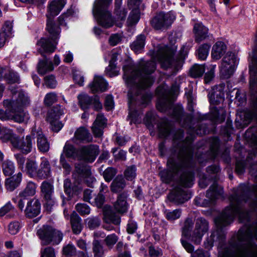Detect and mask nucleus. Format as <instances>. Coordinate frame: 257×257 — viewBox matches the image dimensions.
<instances>
[{
    "label": "nucleus",
    "mask_w": 257,
    "mask_h": 257,
    "mask_svg": "<svg viewBox=\"0 0 257 257\" xmlns=\"http://www.w3.org/2000/svg\"><path fill=\"white\" fill-rule=\"evenodd\" d=\"M229 201L230 205L214 219L217 229L204 241V245L207 249L211 248L214 243H217L220 247L224 245L225 233L222 227L231 223L236 215L238 216L240 222H248L250 218L249 212L243 208V204L247 201H250L249 205L251 211L257 213V185L251 187L240 185L237 192L229 197Z\"/></svg>",
    "instance_id": "obj_1"
},
{
    "label": "nucleus",
    "mask_w": 257,
    "mask_h": 257,
    "mask_svg": "<svg viewBox=\"0 0 257 257\" xmlns=\"http://www.w3.org/2000/svg\"><path fill=\"white\" fill-rule=\"evenodd\" d=\"M183 135L182 130L174 135L171 154L167 163L168 169L161 171L159 175L165 183L175 181L183 187H191L194 180L193 150L191 145L193 136L183 140Z\"/></svg>",
    "instance_id": "obj_2"
},
{
    "label": "nucleus",
    "mask_w": 257,
    "mask_h": 257,
    "mask_svg": "<svg viewBox=\"0 0 257 257\" xmlns=\"http://www.w3.org/2000/svg\"><path fill=\"white\" fill-rule=\"evenodd\" d=\"M156 67L155 62L150 61L140 64L130 74L128 71L124 69L123 78L127 86L131 87L128 92V117L131 119V123L132 122L135 123L140 122L136 105L141 104L146 106L151 100L152 95L143 89L153 84L155 79L152 74L154 72Z\"/></svg>",
    "instance_id": "obj_3"
},
{
    "label": "nucleus",
    "mask_w": 257,
    "mask_h": 257,
    "mask_svg": "<svg viewBox=\"0 0 257 257\" xmlns=\"http://www.w3.org/2000/svg\"><path fill=\"white\" fill-rule=\"evenodd\" d=\"M237 239L241 244L236 249L234 257H257V222L245 223L238 231Z\"/></svg>",
    "instance_id": "obj_4"
},
{
    "label": "nucleus",
    "mask_w": 257,
    "mask_h": 257,
    "mask_svg": "<svg viewBox=\"0 0 257 257\" xmlns=\"http://www.w3.org/2000/svg\"><path fill=\"white\" fill-rule=\"evenodd\" d=\"M175 50L166 46L161 47L156 54V59L161 62L162 67L165 69L172 68L178 70L188 54V49L183 47L180 51L179 57L175 59L173 58Z\"/></svg>",
    "instance_id": "obj_5"
},
{
    "label": "nucleus",
    "mask_w": 257,
    "mask_h": 257,
    "mask_svg": "<svg viewBox=\"0 0 257 257\" xmlns=\"http://www.w3.org/2000/svg\"><path fill=\"white\" fill-rule=\"evenodd\" d=\"M46 30L50 34V38H42L37 42L38 51L43 56L44 53L51 54L55 51L57 44L56 40L59 38L60 33V28L48 17Z\"/></svg>",
    "instance_id": "obj_6"
},
{
    "label": "nucleus",
    "mask_w": 257,
    "mask_h": 257,
    "mask_svg": "<svg viewBox=\"0 0 257 257\" xmlns=\"http://www.w3.org/2000/svg\"><path fill=\"white\" fill-rule=\"evenodd\" d=\"M112 0H95L92 9V13L98 24L103 28L107 29L112 27L114 20L107 7Z\"/></svg>",
    "instance_id": "obj_7"
},
{
    "label": "nucleus",
    "mask_w": 257,
    "mask_h": 257,
    "mask_svg": "<svg viewBox=\"0 0 257 257\" xmlns=\"http://www.w3.org/2000/svg\"><path fill=\"white\" fill-rule=\"evenodd\" d=\"M249 90L252 95L253 109L245 113V117L250 120L257 119V59L253 58L252 65L249 66Z\"/></svg>",
    "instance_id": "obj_8"
},
{
    "label": "nucleus",
    "mask_w": 257,
    "mask_h": 257,
    "mask_svg": "<svg viewBox=\"0 0 257 257\" xmlns=\"http://www.w3.org/2000/svg\"><path fill=\"white\" fill-rule=\"evenodd\" d=\"M18 89L16 85H11L9 87L14 99H6L3 102L4 106L9 110H16L27 106L30 104V100L27 94L23 90Z\"/></svg>",
    "instance_id": "obj_9"
},
{
    "label": "nucleus",
    "mask_w": 257,
    "mask_h": 257,
    "mask_svg": "<svg viewBox=\"0 0 257 257\" xmlns=\"http://www.w3.org/2000/svg\"><path fill=\"white\" fill-rule=\"evenodd\" d=\"M37 235L41 240L42 245H48L52 243L58 244L62 240L63 234L51 226L44 225L38 230Z\"/></svg>",
    "instance_id": "obj_10"
},
{
    "label": "nucleus",
    "mask_w": 257,
    "mask_h": 257,
    "mask_svg": "<svg viewBox=\"0 0 257 257\" xmlns=\"http://www.w3.org/2000/svg\"><path fill=\"white\" fill-rule=\"evenodd\" d=\"M175 18V16L170 13L160 12L150 20V24L155 30L163 31L171 26Z\"/></svg>",
    "instance_id": "obj_11"
},
{
    "label": "nucleus",
    "mask_w": 257,
    "mask_h": 257,
    "mask_svg": "<svg viewBox=\"0 0 257 257\" xmlns=\"http://www.w3.org/2000/svg\"><path fill=\"white\" fill-rule=\"evenodd\" d=\"M25 198H19L17 202V207L21 211H24L25 215L29 218H33L39 214L41 210V204L39 201L34 198L28 201L26 207Z\"/></svg>",
    "instance_id": "obj_12"
},
{
    "label": "nucleus",
    "mask_w": 257,
    "mask_h": 257,
    "mask_svg": "<svg viewBox=\"0 0 257 257\" xmlns=\"http://www.w3.org/2000/svg\"><path fill=\"white\" fill-rule=\"evenodd\" d=\"M40 189L41 195L44 202V206L48 211H50L52 207L56 203L53 182L44 181L41 184Z\"/></svg>",
    "instance_id": "obj_13"
},
{
    "label": "nucleus",
    "mask_w": 257,
    "mask_h": 257,
    "mask_svg": "<svg viewBox=\"0 0 257 257\" xmlns=\"http://www.w3.org/2000/svg\"><path fill=\"white\" fill-rule=\"evenodd\" d=\"M237 65L234 53L228 52L223 57L220 67V72L225 78H229L234 73Z\"/></svg>",
    "instance_id": "obj_14"
},
{
    "label": "nucleus",
    "mask_w": 257,
    "mask_h": 257,
    "mask_svg": "<svg viewBox=\"0 0 257 257\" xmlns=\"http://www.w3.org/2000/svg\"><path fill=\"white\" fill-rule=\"evenodd\" d=\"M209 229L208 222L202 217L198 218L195 221V228L192 233L191 241L195 244H199L203 236Z\"/></svg>",
    "instance_id": "obj_15"
},
{
    "label": "nucleus",
    "mask_w": 257,
    "mask_h": 257,
    "mask_svg": "<svg viewBox=\"0 0 257 257\" xmlns=\"http://www.w3.org/2000/svg\"><path fill=\"white\" fill-rule=\"evenodd\" d=\"M178 90V87L173 85L169 91L165 92L160 97L156 106L157 109L162 112L166 111L172 108L174 95Z\"/></svg>",
    "instance_id": "obj_16"
},
{
    "label": "nucleus",
    "mask_w": 257,
    "mask_h": 257,
    "mask_svg": "<svg viewBox=\"0 0 257 257\" xmlns=\"http://www.w3.org/2000/svg\"><path fill=\"white\" fill-rule=\"evenodd\" d=\"M63 114V107L59 105L53 107L47 114V120L50 124L52 130L58 132L63 127V124L59 121L60 116Z\"/></svg>",
    "instance_id": "obj_17"
},
{
    "label": "nucleus",
    "mask_w": 257,
    "mask_h": 257,
    "mask_svg": "<svg viewBox=\"0 0 257 257\" xmlns=\"http://www.w3.org/2000/svg\"><path fill=\"white\" fill-rule=\"evenodd\" d=\"M78 160L92 163L94 161L99 152L97 145H90L83 146L79 149Z\"/></svg>",
    "instance_id": "obj_18"
},
{
    "label": "nucleus",
    "mask_w": 257,
    "mask_h": 257,
    "mask_svg": "<svg viewBox=\"0 0 257 257\" xmlns=\"http://www.w3.org/2000/svg\"><path fill=\"white\" fill-rule=\"evenodd\" d=\"M78 103L80 107L84 110L89 108L91 104L93 105L96 110L101 109L102 107L98 96L90 97L86 94H81L78 96Z\"/></svg>",
    "instance_id": "obj_19"
},
{
    "label": "nucleus",
    "mask_w": 257,
    "mask_h": 257,
    "mask_svg": "<svg viewBox=\"0 0 257 257\" xmlns=\"http://www.w3.org/2000/svg\"><path fill=\"white\" fill-rule=\"evenodd\" d=\"M168 199L175 204H182L188 200L190 197L180 187H175L168 195Z\"/></svg>",
    "instance_id": "obj_20"
},
{
    "label": "nucleus",
    "mask_w": 257,
    "mask_h": 257,
    "mask_svg": "<svg viewBox=\"0 0 257 257\" xmlns=\"http://www.w3.org/2000/svg\"><path fill=\"white\" fill-rule=\"evenodd\" d=\"M32 137L31 135H28L26 138H23L21 140L18 137L14 146V148L19 150L24 154H28L30 153L32 150Z\"/></svg>",
    "instance_id": "obj_21"
},
{
    "label": "nucleus",
    "mask_w": 257,
    "mask_h": 257,
    "mask_svg": "<svg viewBox=\"0 0 257 257\" xmlns=\"http://www.w3.org/2000/svg\"><path fill=\"white\" fill-rule=\"evenodd\" d=\"M51 176V167L49 160L45 158H41V162L38 168L37 178L39 179H46Z\"/></svg>",
    "instance_id": "obj_22"
},
{
    "label": "nucleus",
    "mask_w": 257,
    "mask_h": 257,
    "mask_svg": "<svg viewBox=\"0 0 257 257\" xmlns=\"http://www.w3.org/2000/svg\"><path fill=\"white\" fill-rule=\"evenodd\" d=\"M106 124V119L104 116L101 114H98L92 126V131L95 137H100L102 135L103 129Z\"/></svg>",
    "instance_id": "obj_23"
},
{
    "label": "nucleus",
    "mask_w": 257,
    "mask_h": 257,
    "mask_svg": "<svg viewBox=\"0 0 257 257\" xmlns=\"http://www.w3.org/2000/svg\"><path fill=\"white\" fill-rule=\"evenodd\" d=\"M89 86L93 93L99 91L103 92L106 90L107 83L102 76H95L93 81L89 84Z\"/></svg>",
    "instance_id": "obj_24"
},
{
    "label": "nucleus",
    "mask_w": 257,
    "mask_h": 257,
    "mask_svg": "<svg viewBox=\"0 0 257 257\" xmlns=\"http://www.w3.org/2000/svg\"><path fill=\"white\" fill-rule=\"evenodd\" d=\"M73 140L80 143H89L92 141V138L88 130L81 126L75 131Z\"/></svg>",
    "instance_id": "obj_25"
},
{
    "label": "nucleus",
    "mask_w": 257,
    "mask_h": 257,
    "mask_svg": "<svg viewBox=\"0 0 257 257\" xmlns=\"http://www.w3.org/2000/svg\"><path fill=\"white\" fill-rule=\"evenodd\" d=\"M103 220L107 223H112L118 225L120 222V217L118 215L112 212L108 206H104L103 209Z\"/></svg>",
    "instance_id": "obj_26"
},
{
    "label": "nucleus",
    "mask_w": 257,
    "mask_h": 257,
    "mask_svg": "<svg viewBox=\"0 0 257 257\" xmlns=\"http://www.w3.org/2000/svg\"><path fill=\"white\" fill-rule=\"evenodd\" d=\"M13 113V119L15 121L18 123H27L30 119V116L27 111L21 108L16 110H9Z\"/></svg>",
    "instance_id": "obj_27"
},
{
    "label": "nucleus",
    "mask_w": 257,
    "mask_h": 257,
    "mask_svg": "<svg viewBox=\"0 0 257 257\" xmlns=\"http://www.w3.org/2000/svg\"><path fill=\"white\" fill-rule=\"evenodd\" d=\"M127 195L125 193L120 194L116 202L114 203V209L118 213L123 214L126 212L128 208V203L126 201Z\"/></svg>",
    "instance_id": "obj_28"
},
{
    "label": "nucleus",
    "mask_w": 257,
    "mask_h": 257,
    "mask_svg": "<svg viewBox=\"0 0 257 257\" xmlns=\"http://www.w3.org/2000/svg\"><path fill=\"white\" fill-rule=\"evenodd\" d=\"M193 30L195 35V40L198 42L202 41L208 36V29L201 23H196L194 25Z\"/></svg>",
    "instance_id": "obj_29"
},
{
    "label": "nucleus",
    "mask_w": 257,
    "mask_h": 257,
    "mask_svg": "<svg viewBox=\"0 0 257 257\" xmlns=\"http://www.w3.org/2000/svg\"><path fill=\"white\" fill-rule=\"evenodd\" d=\"M65 4V0L52 1L50 3L48 8L50 14L53 17L58 15Z\"/></svg>",
    "instance_id": "obj_30"
},
{
    "label": "nucleus",
    "mask_w": 257,
    "mask_h": 257,
    "mask_svg": "<svg viewBox=\"0 0 257 257\" xmlns=\"http://www.w3.org/2000/svg\"><path fill=\"white\" fill-rule=\"evenodd\" d=\"M37 187V185L35 183L32 181L28 182L25 189L19 194V197L20 198H25L26 200L28 197L35 195Z\"/></svg>",
    "instance_id": "obj_31"
},
{
    "label": "nucleus",
    "mask_w": 257,
    "mask_h": 257,
    "mask_svg": "<svg viewBox=\"0 0 257 257\" xmlns=\"http://www.w3.org/2000/svg\"><path fill=\"white\" fill-rule=\"evenodd\" d=\"M22 174L18 173L16 175L6 180L5 185L7 189L10 191L15 190L20 184L22 181Z\"/></svg>",
    "instance_id": "obj_32"
},
{
    "label": "nucleus",
    "mask_w": 257,
    "mask_h": 257,
    "mask_svg": "<svg viewBox=\"0 0 257 257\" xmlns=\"http://www.w3.org/2000/svg\"><path fill=\"white\" fill-rule=\"evenodd\" d=\"M18 136L14 134L13 131L10 129L4 128L0 133V140L4 143L10 142L14 147V143L17 141Z\"/></svg>",
    "instance_id": "obj_33"
},
{
    "label": "nucleus",
    "mask_w": 257,
    "mask_h": 257,
    "mask_svg": "<svg viewBox=\"0 0 257 257\" xmlns=\"http://www.w3.org/2000/svg\"><path fill=\"white\" fill-rule=\"evenodd\" d=\"M226 47L224 43L221 41L217 42L213 46L211 56L214 59L218 60L224 54Z\"/></svg>",
    "instance_id": "obj_34"
},
{
    "label": "nucleus",
    "mask_w": 257,
    "mask_h": 257,
    "mask_svg": "<svg viewBox=\"0 0 257 257\" xmlns=\"http://www.w3.org/2000/svg\"><path fill=\"white\" fill-rule=\"evenodd\" d=\"M222 193V188L218 186L217 183L214 182L207 190L206 192V197L210 200L213 201L218 197L221 196Z\"/></svg>",
    "instance_id": "obj_35"
},
{
    "label": "nucleus",
    "mask_w": 257,
    "mask_h": 257,
    "mask_svg": "<svg viewBox=\"0 0 257 257\" xmlns=\"http://www.w3.org/2000/svg\"><path fill=\"white\" fill-rule=\"evenodd\" d=\"M23 172H26L27 174L31 178H37L38 165L36 161L28 159L27 160L25 169Z\"/></svg>",
    "instance_id": "obj_36"
},
{
    "label": "nucleus",
    "mask_w": 257,
    "mask_h": 257,
    "mask_svg": "<svg viewBox=\"0 0 257 257\" xmlns=\"http://www.w3.org/2000/svg\"><path fill=\"white\" fill-rule=\"evenodd\" d=\"M146 38L145 35H138L136 40L131 44L130 46L131 49L136 53H141L144 48Z\"/></svg>",
    "instance_id": "obj_37"
},
{
    "label": "nucleus",
    "mask_w": 257,
    "mask_h": 257,
    "mask_svg": "<svg viewBox=\"0 0 257 257\" xmlns=\"http://www.w3.org/2000/svg\"><path fill=\"white\" fill-rule=\"evenodd\" d=\"M117 56L118 53L117 52H112L110 60L109 61V64L105 69L106 73L110 77L118 74V72L116 70V65L115 64V62L117 60Z\"/></svg>",
    "instance_id": "obj_38"
},
{
    "label": "nucleus",
    "mask_w": 257,
    "mask_h": 257,
    "mask_svg": "<svg viewBox=\"0 0 257 257\" xmlns=\"http://www.w3.org/2000/svg\"><path fill=\"white\" fill-rule=\"evenodd\" d=\"M172 115L174 119L179 121H181L184 119V123L190 121L192 119L191 115L184 114L183 108L180 106H176L173 108Z\"/></svg>",
    "instance_id": "obj_39"
},
{
    "label": "nucleus",
    "mask_w": 257,
    "mask_h": 257,
    "mask_svg": "<svg viewBox=\"0 0 257 257\" xmlns=\"http://www.w3.org/2000/svg\"><path fill=\"white\" fill-rule=\"evenodd\" d=\"M81 218L75 212L71 215L70 222L71 227L74 233L76 234H79L82 230V226L81 224Z\"/></svg>",
    "instance_id": "obj_40"
},
{
    "label": "nucleus",
    "mask_w": 257,
    "mask_h": 257,
    "mask_svg": "<svg viewBox=\"0 0 257 257\" xmlns=\"http://www.w3.org/2000/svg\"><path fill=\"white\" fill-rule=\"evenodd\" d=\"M172 129L171 123L164 119L158 124L159 136L161 138H166L169 136Z\"/></svg>",
    "instance_id": "obj_41"
},
{
    "label": "nucleus",
    "mask_w": 257,
    "mask_h": 257,
    "mask_svg": "<svg viewBox=\"0 0 257 257\" xmlns=\"http://www.w3.org/2000/svg\"><path fill=\"white\" fill-rule=\"evenodd\" d=\"M37 68L39 74L44 75L47 72L52 71L54 67L52 62L45 59L44 60L39 61Z\"/></svg>",
    "instance_id": "obj_42"
},
{
    "label": "nucleus",
    "mask_w": 257,
    "mask_h": 257,
    "mask_svg": "<svg viewBox=\"0 0 257 257\" xmlns=\"http://www.w3.org/2000/svg\"><path fill=\"white\" fill-rule=\"evenodd\" d=\"M125 186V182L124 178L121 176H118L112 181L110 188L112 192L117 193L122 191Z\"/></svg>",
    "instance_id": "obj_43"
},
{
    "label": "nucleus",
    "mask_w": 257,
    "mask_h": 257,
    "mask_svg": "<svg viewBox=\"0 0 257 257\" xmlns=\"http://www.w3.org/2000/svg\"><path fill=\"white\" fill-rule=\"evenodd\" d=\"M37 146L39 150L42 152H47L49 150V144L45 136L41 132H38Z\"/></svg>",
    "instance_id": "obj_44"
},
{
    "label": "nucleus",
    "mask_w": 257,
    "mask_h": 257,
    "mask_svg": "<svg viewBox=\"0 0 257 257\" xmlns=\"http://www.w3.org/2000/svg\"><path fill=\"white\" fill-rule=\"evenodd\" d=\"M63 153L68 158L78 160L79 155V149L76 150L72 145L66 143L63 148Z\"/></svg>",
    "instance_id": "obj_45"
},
{
    "label": "nucleus",
    "mask_w": 257,
    "mask_h": 257,
    "mask_svg": "<svg viewBox=\"0 0 257 257\" xmlns=\"http://www.w3.org/2000/svg\"><path fill=\"white\" fill-rule=\"evenodd\" d=\"M140 19V12L138 8H134L130 13L127 20V25L128 27L136 25Z\"/></svg>",
    "instance_id": "obj_46"
},
{
    "label": "nucleus",
    "mask_w": 257,
    "mask_h": 257,
    "mask_svg": "<svg viewBox=\"0 0 257 257\" xmlns=\"http://www.w3.org/2000/svg\"><path fill=\"white\" fill-rule=\"evenodd\" d=\"M193 221L191 218H188L184 222V226L182 229V236L188 238H190L191 239V235L190 231L192 228Z\"/></svg>",
    "instance_id": "obj_47"
},
{
    "label": "nucleus",
    "mask_w": 257,
    "mask_h": 257,
    "mask_svg": "<svg viewBox=\"0 0 257 257\" xmlns=\"http://www.w3.org/2000/svg\"><path fill=\"white\" fill-rule=\"evenodd\" d=\"M75 171L81 176L87 177L90 175L91 171L89 167L84 164L76 163Z\"/></svg>",
    "instance_id": "obj_48"
},
{
    "label": "nucleus",
    "mask_w": 257,
    "mask_h": 257,
    "mask_svg": "<svg viewBox=\"0 0 257 257\" xmlns=\"http://www.w3.org/2000/svg\"><path fill=\"white\" fill-rule=\"evenodd\" d=\"M5 79L11 85L16 83H19L20 77L18 74L12 70L8 69L7 73H5Z\"/></svg>",
    "instance_id": "obj_49"
},
{
    "label": "nucleus",
    "mask_w": 257,
    "mask_h": 257,
    "mask_svg": "<svg viewBox=\"0 0 257 257\" xmlns=\"http://www.w3.org/2000/svg\"><path fill=\"white\" fill-rule=\"evenodd\" d=\"M205 72V67L203 65H194L190 70V76L194 78L200 77Z\"/></svg>",
    "instance_id": "obj_50"
},
{
    "label": "nucleus",
    "mask_w": 257,
    "mask_h": 257,
    "mask_svg": "<svg viewBox=\"0 0 257 257\" xmlns=\"http://www.w3.org/2000/svg\"><path fill=\"white\" fill-rule=\"evenodd\" d=\"M2 168L4 174L6 176H11L15 172V166L14 163L9 160L3 162Z\"/></svg>",
    "instance_id": "obj_51"
},
{
    "label": "nucleus",
    "mask_w": 257,
    "mask_h": 257,
    "mask_svg": "<svg viewBox=\"0 0 257 257\" xmlns=\"http://www.w3.org/2000/svg\"><path fill=\"white\" fill-rule=\"evenodd\" d=\"M210 46L207 44H204L200 46L198 49V56L200 59L205 60L209 53Z\"/></svg>",
    "instance_id": "obj_52"
},
{
    "label": "nucleus",
    "mask_w": 257,
    "mask_h": 257,
    "mask_svg": "<svg viewBox=\"0 0 257 257\" xmlns=\"http://www.w3.org/2000/svg\"><path fill=\"white\" fill-rule=\"evenodd\" d=\"M92 249L94 253V257H103V248L98 241L94 240L93 241Z\"/></svg>",
    "instance_id": "obj_53"
},
{
    "label": "nucleus",
    "mask_w": 257,
    "mask_h": 257,
    "mask_svg": "<svg viewBox=\"0 0 257 257\" xmlns=\"http://www.w3.org/2000/svg\"><path fill=\"white\" fill-rule=\"evenodd\" d=\"M182 210L180 209H176L173 211H166V217L170 221H174L179 218L181 216Z\"/></svg>",
    "instance_id": "obj_54"
},
{
    "label": "nucleus",
    "mask_w": 257,
    "mask_h": 257,
    "mask_svg": "<svg viewBox=\"0 0 257 257\" xmlns=\"http://www.w3.org/2000/svg\"><path fill=\"white\" fill-rule=\"evenodd\" d=\"M21 225L19 221H11L8 225V231L12 235H15L20 231Z\"/></svg>",
    "instance_id": "obj_55"
},
{
    "label": "nucleus",
    "mask_w": 257,
    "mask_h": 257,
    "mask_svg": "<svg viewBox=\"0 0 257 257\" xmlns=\"http://www.w3.org/2000/svg\"><path fill=\"white\" fill-rule=\"evenodd\" d=\"M245 136L250 139L255 144H257V127L249 128L245 132Z\"/></svg>",
    "instance_id": "obj_56"
},
{
    "label": "nucleus",
    "mask_w": 257,
    "mask_h": 257,
    "mask_svg": "<svg viewBox=\"0 0 257 257\" xmlns=\"http://www.w3.org/2000/svg\"><path fill=\"white\" fill-rule=\"evenodd\" d=\"M75 209L81 215H88L90 212V208L88 205L84 203H78Z\"/></svg>",
    "instance_id": "obj_57"
},
{
    "label": "nucleus",
    "mask_w": 257,
    "mask_h": 257,
    "mask_svg": "<svg viewBox=\"0 0 257 257\" xmlns=\"http://www.w3.org/2000/svg\"><path fill=\"white\" fill-rule=\"evenodd\" d=\"M118 237L114 233L108 235L104 239V242L107 246L112 248L118 241Z\"/></svg>",
    "instance_id": "obj_58"
},
{
    "label": "nucleus",
    "mask_w": 257,
    "mask_h": 257,
    "mask_svg": "<svg viewBox=\"0 0 257 257\" xmlns=\"http://www.w3.org/2000/svg\"><path fill=\"white\" fill-rule=\"evenodd\" d=\"M77 249L75 246L72 244H68L63 248V253L64 254L72 256L76 254Z\"/></svg>",
    "instance_id": "obj_59"
},
{
    "label": "nucleus",
    "mask_w": 257,
    "mask_h": 257,
    "mask_svg": "<svg viewBox=\"0 0 257 257\" xmlns=\"http://www.w3.org/2000/svg\"><path fill=\"white\" fill-rule=\"evenodd\" d=\"M86 222L89 228L94 229L100 225V220L97 217H91L86 219Z\"/></svg>",
    "instance_id": "obj_60"
},
{
    "label": "nucleus",
    "mask_w": 257,
    "mask_h": 257,
    "mask_svg": "<svg viewBox=\"0 0 257 257\" xmlns=\"http://www.w3.org/2000/svg\"><path fill=\"white\" fill-rule=\"evenodd\" d=\"M74 14V11L72 9H69L66 13H63L58 18L59 24L61 26H66L65 21L67 19L71 17Z\"/></svg>",
    "instance_id": "obj_61"
},
{
    "label": "nucleus",
    "mask_w": 257,
    "mask_h": 257,
    "mask_svg": "<svg viewBox=\"0 0 257 257\" xmlns=\"http://www.w3.org/2000/svg\"><path fill=\"white\" fill-rule=\"evenodd\" d=\"M136 168L135 166L128 167L124 172V176L128 180L132 181L136 176Z\"/></svg>",
    "instance_id": "obj_62"
},
{
    "label": "nucleus",
    "mask_w": 257,
    "mask_h": 257,
    "mask_svg": "<svg viewBox=\"0 0 257 257\" xmlns=\"http://www.w3.org/2000/svg\"><path fill=\"white\" fill-rule=\"evenodd\" d=\"M57 101V95L54 92L47 94L44 98V103L47 106H51Z\"/></svg>",
    "instance_id": "obj_63"
},
{
    "label": "nucleus",
    "mask_w": 257,
    "mask_h": 257,
    "mask_svg": "<svg viewBox=\"0 0 257 257\" xmlns=\"http://www.w3.org/2000/svg\"><path fill=\"white\" fill-rule=\"evenodd\" d=\"M41 257H55L54 249L52 247L41 249Z\"/></svg>",
    "instance_id": "obj_64"
}]
</instances>
